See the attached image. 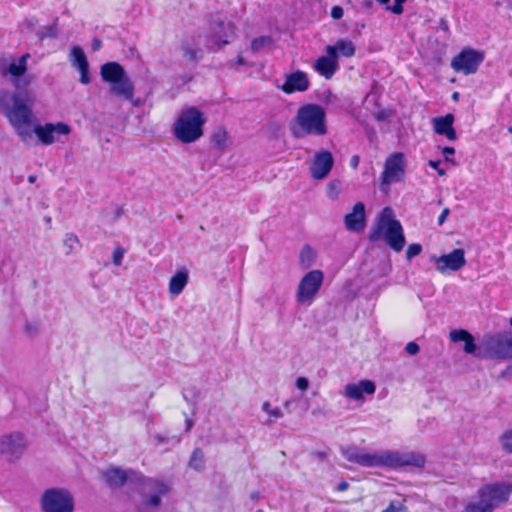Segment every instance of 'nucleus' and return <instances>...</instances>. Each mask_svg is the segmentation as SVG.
I'll list each match as a JSON object with an SVG mask.
<instances>
[{"mask_svg": "<svg viewBox=\"0 0 512 512\" xmlns=\"http://www.w3.org/2000/svg\"><path fill=\"white\" fill-rule=\"evenodd\" d=\"M341 453L349 462L368 468L387 467L396 469L403 466L422 467L425 464V457L416 452L385 450L370 453L356 446H349L342 448Z\"/></svg>", "mask_w": 512, "mask_h": 512, "instance_id": "obj_1", "label": "nucleus"}, {"mask_svg": "<svg viewBox=\"0 0 512 512\" xmlns=\"http://www.w3.org/2000/svg\"><path fill=\"white\" fill-rule=\"evenodd\" d=\"M12 105L6 111V117L23 142L32 138L30 126L34 120L33 107L36 102L35 91L13 93Z\"/></svg>", "mask_w": 512, "mask_h": 512, "instance_id": "obj_2", "label": "nucleus"}, {"mask_svg": "<svg viewBox=\"0 0 512 512\" xmlns=\"http://www.w3.org/2000/svg\"><path fill=\"white\" fill-rule=\"evenodd\" d=\"M170 491L169 486L158 479L137 477L135 494L132 496L134 512H158L163 497Z\"/></svg>", "mask_w": 512, "mask_h": 512, "instance_id": "obj_3", "label": "nucleus"}, {"mask_svg": "<svg viewBox=\"0 0 512 512\" xmlns=\"http://www.w3.org/2000/svg\"><path fill=\"white\" fill-rule=\"evenodd\" d=\"M381 239L395 252L402 251L406 243L402 225L395 219L394 211L390 207L382 209L369 234L371 242Z\"/></svg>", "mask_w": 512, "mask_h": 512, "instance_id": "obj_4", "label": "nucleus"}, {"mask_svg": "<svg viewBox=\"0 0 512 512\" xmlns=\"http://www.w3.org/2000/svg\"><path fill=\"white\" fill-rule=\"evenodd\" d=\"M290 129L296 138H303L307 135H325L327 133V126L324 108L317 104L301 106Z\"/></svg>", "mask_w": 512, "mask_h": 512, "instance_id": "obj_5", "label": "nucleus"}, {"mask_svg": "<svg viewBox=\"0 0 512 512\" xmlns=\"http://www.w3.org/2000/svg\"><path fill=\"white\" fill-rule=\"evenodd\" d=\"M511 494L512 483L485 484L478 489L476 499L470 501L462 512H494L497 507L509 500Z\"/></svg>", "mask_w": 512, "mask_h": 512, "instance_id": "obj_6", "label": "nucleus"}, {"mask_svg": "<svg viewBox=\"0 0 512 512\" xmlns=\"http://www.w3.org/2000/svg\"><path fill=\"white\" fill-rule=\"evenodd\" d=\"M205 122L206 118L198 108L186 107L174 124V135L182 143H193L203 135Z\"/></svg>", "mask_w": 512, "mask_h": 512, "instance_id": "obj_7", "label": "nucleus"}, {"mask_svg": "<svg viewBox=\"0 0 512 512\" xmlns=\"http://www.w3.org/2000/svg\"><path fill=\"white\" fill-rule=\"evenodd\" d=\"M100 74L104 82L110 84V92L118 97L133 101L134 84L125 72L124 68L117 62H107L101 66Z\"/></svg>", "mask_w": 512, "mask_h": 512, "instance_id": "obj_8", "label": "nucleus"}, {"mask_svg": "<svg viewBox=\"0 0 512 512\" xmlns=\"http://www.w3.org/2000/svg\"><path fill=\"white\" fill-rule=\"evenodd\" d=\"M477 358L500 361L512 359V333L485 335L482 338Z\"/></svg>", "mask_w": 512, "mask_h": 512, "instance_id": "obj_9", "label": "nucleus"}, {"mask_svg": "<svg viewBox=\"0 0 512 512\" xmlns=\"http://www.w3.org/2000/svg\"><path fill=\"white\" fill-rule=\"evenodd\" d=\"M40 507L43 512H73L74 498L67 489L50 488L42 494Z\"/></svg>", "mask_w": 512, "mask_h": 512, "instance_id": "obj_10", "label": "nucleus"}, {"mask_svg": "<svg viewBox=\"0 0 512 512\" xmlns=\"http://www.w3.org/2000/svg\"><path fill=\"white\" fill-rule=\"evenodd\" d=\"M324 280L321 270H311L306 273L299 282L296 301L299 304L311 305L318 294Z\"/></svg>", "mask_w": 512, "mask_h": 512, "instance_id": "obj_11", "label": "nucleus"}, {"mask_svg": "<svg viewBox=\"0 0 512 512\" xmlns=\"http://www.w3.org/2000/svg\"><path fill=\"white\" fill-rule=\"evenodd\" d=\"M235 34V27L231 22L225 23L219 16L209 23V33L205 37V46L209 50H217L229 43Z\"/></svg>", "mask_w": 512, "mask_h": 512, "instance_id": "obj_12", "label": "nucleus"}, {"mask_svg": "<svg viewBox=\"0 0 512 512\" xmlns=\"http://www.w3.org/2000/svg\"><path fill=\"white\" fill-rule=\"evenodd\" d=\"M405 174V157L403 153L396 152L390 155L384 164L381 174V186H389L391 183L400 182Z\"/></svg>", "mask_w": 512, "mask_h": 512, "instance_id": "obj_13", "label": "nucleus"}, {"mask_svg": "<svg viewBox=\"0 0 512 512\" xmlns=\"http://www.w3.org/2000/svg\"><path fill=\"white\" fill-rule=\"evenodd\" d=\"M483 60L484 56L482 53L470 48H466L452 59L451 67L456 72L469 75L477 71Z\"/></svg>", "mask_w": 512, "mask_h": 512, "instance_id": "obj_14", "label": "nucleus"}, {"mask_svg": "<svg viewBox=\"0 0 512 512\" xmlns=\"http://www.w3.org/2000/svg\"><path fill=\"white\" fill-rule=\"evenodd\" d=\"M26 449L24 435L15 432L0 437V455L8 461L18 460Z\"/></svg>", "mask_w": 512, "mask_h": 512, "instance_id": "obj_15", "label": "nucleus"}, {"mask_svg": "<svg viewBox=\"0 0 512 512\" xmlns=\"http://www.w3.org/2000/svg\"><path fill=\"white\" fill-rule=\"evenodd\" d=\"M33 132L43 145L49 146L56 141V136L70 134L71 127L63 122L46 123L45 125H37Z\"/></svg>", "mask_w": 512, "mask_h": 512, "instance_id": "obj_16", "label": "nucleus"}, {"mask_svg": "<svg viewBox=\"0 0 512 512\" xmlns=\"http://www.w3.org/2000/svg\"><path fill=\"white\" fill-rule=\"evenodd\" d=\"M434 261L436 269L442 274L448 271H459L466 265L465 252L463 249H454L448 254L436 257Z\"/></svg>", "mask_w": 512, "mask_h": 512, "instance_id": "obj_17", "label": "nucleus"}, {"mask_svg": "<svg viewBox=\"0 0 512 512\" xmlns=\"http://www.w3.org/2000/svg\"><path fill=\"white\" fill-rule=\"evenodd\" d=\"M334 165V158L330 151H318L310 166L311 177L315 180H322L328 176Z\"/></svg>", "mask_w": 512, "mask_h": 512, "instance_id": "obj_18", "label": "nucleus"}, {"mask_svg": "<svg viewBox=\"0 0 512 512\" xmlns=\"http://www.w3.org/2000/svg\"><path fill=\"white\" fill-rule=\"evenodd\" d=\"M310 81L305 72L297 70L286 75L285 82L281 85V90L286 94L295 92H305L309 89Z\"/></svg>", "mask_w": 512, "mask_h": 512, "instance_id": "obj_19", "label": "nucleus"}, {"mask_svg": "<svg viewBox=\"0 0 512 512\" xmlns=\"http://www.w3.org/2000/svg\"><path fill=\"white\" fill-rule=\"evenodd\" d=\"M70 62L73 67L80 72V82L89 84L91 79L89 76V63L83 49L79 46H73L69 55Z\"/></svg>", "mask_w": 512, "mask_h": 512, "instance_id": "obj_20", "label": "nucleus"}, {"mask_svg": "<svg viewBox=\"0 0 512 512\" xmlns=\"http://www.w3.org/2000/svg\"><path fill=\"white\" fill-rule=\"evenodd\" d=\"M375 384L370 380H361L358 383L347 384L342 395L351 400H362L364 394L373 395L375 393Z\"/></svg>", "mask_w": 512, "mask_h": 512, "instance_id": "obj_21", "label": "nucleus"}, {"mask_svg": "<svg viewBox=\"0 0 512 512\" xmlns=\"http://www.w3.org/2000/svg\"><path fill=\"white\" fill-rule=\"evenodd\" d=\"M365 221V205L362 202L356 203L352 211L344 217L346 229L353 232L361 231L365 227Z\"/></svg>", "mask_w": 512, "mask_h": 512, "instance_id": "obj_22", "label": "nucleus"}, {"mask_svg": "<svg viewBox=\"0 0 512 512\" xmlns=\"http://www.w3.org/2000/svg\"><path fill=\"white\" fill-rule=\"evenodd\" d=\"M313 68L319 75L329 80L339 70L338 59L333 55L326 54L314 62Z\"/></svg>", "mask_w": 512, "mask_h": 512, "instance_id": "obj_23", "label": "nucleus"}, {"mask_svg": "<svg viewBox=\"0 0 512 512\" xmlns=\"http://www.w3.org/2000/svg\"><path fill=\"white\" fill-rule=\"evenodd\" d=\"M201 43L202 37L200 35L191 36L183 40L181 44L183 57L190 62H198L203 56L202 49L200 48Z\"/></svg>", "mask_w": 512, "mask_h": 512, "instance_id": "obj_24", "label": "nucleus"}, {"mask_svg": "<svg viewBox=\"0 0 512 512\" xmlns=\"http://www.w3.org/2000/svg\"><path fill=\"white\" fill-rule=\"evenodd\" d=\"M432 122L435 133L446 136L450 141L456 139V131L453 128L454 116L452 114L435 117Z\"/></svg>", "mask_w": 512, "mask_h": 512, "instance_id": "obj_25", "label": "nucleus"}, {"mask_svg": "<svg viewBox=\"0 0 512 512\" xmlns=\"http://www.w3.org/2000/svg\"><path fill=\"white\" fill-rule=\"evenodd\" d=\"M355 50V45L348 39H339L334 45H328L325 48L326 54L333 55L337 59L339 56L352 57Z\"/></svg>", "mask_w": 512, "mask_h": 512, "instance_id": "obj_26", "label": "nucleus"}, {"mask_svg": "<svg viewBox=\"0 0 512 512\" xmlns=\"http://www.w3.org/2000/svg\"><path fill=\"white\" fill-rule=\"evenodd\" d=\"M188 279V271L185 268L178 270L170 279L169 292L175 296L179 295L187 285Z\"/></svg>", "mask_w": 512, "mask_h": 512, "instance_id": "obj_27", "label": "nucleus"}, {"mask_svg": "<svg viewBox=\"0 0 512 512\" xmlns=\"http://www.w3.org/2000/svg\"><path fill=\"white\" fill-rule=\"evenodd\" d=\"M30 58L28 53L22 55L16 60H13L3 72L4 75L9 74L13 79H17L25 74L27 70V60Z\"/></svg>", "mask_w": 512, "mask_h": 512, "instance_id": "obj_28", "label": "nucleus"}, {"mask_svg": "<svg viewBox=\"0 0 512 512\" xmlns=\"http://www.w3.org/2000/svg\"><path fill=\"white\" fill-rule=\"evenodd\" d=\"M104 479L110 487L116 488L124 485L128 476L124 470L111 468L104 472Z\"/></svg>", "mask_w": 512, "mask_h": 512, "instance_id": "obj_29", "label": "nucleus"}, {"mask_svg": "<svg viewBox=\"0 0 512 512\" xmlns=\"http://www.w3.org/2000/svg\"><path fill=\"white\" fill-rule=\"evenodd\" d=\"M35 75L33 74H24L21 77H18L17 79H12V83L15 87L14 93H19L23 91H34L33 89H30L29 86L32 82L35 80Z\"/></svg>", "mask_w": 512, "mask_h": 512, "instance_id": "obj_30", "label": "nucleus"}, {"mask_svg": "<svg viewBox=\"0 0 512 512\" xmlns=\"http://www.w3.org/2000/svg\"><path fill=\"white\" fill-rule=\"evenodd\" d=\"M189 466L195 470H203L205 466L204 453L201 449L196 448L189 461Z\"/></svg>", "mask_w": 512, "mask_h": 512, "instance_id": "obj_31", "label": "nucleus"}, {"mask_svg": "<svg viewBox=\"0 0 512 512\" xmlns=\"http://www.w3.org/2000/svg\"><path fill=\"white\" fill-rule=\"evenodd\" d=\"M273 44V38L271 36H260L252 40L251 51L257 53L260 50L270 47Z\"/></svg>", "mask_w": 512, "mask_h": 512, "instance_id": "obj_32", "label": "nucleus"}, {"mask_svg": "<svg viewBox=\"0 0 512 512\" xmlns=\"http://www.w3.org/2000/svg\"><path fill=\"white\" fill-rule=\"evenodd\" d=\"M314 258H315L314 250L310 246L305 245L300 252L301 265L304 268L310 267L314 262Z\"/></svg>", "mask_w": 512, "mask_h": 512, "instance_id": "obj_33", "label": "nucleus"}, {"mask_svg": "<svg viewBox=\"0 0 512 512\" xmlns=\"http://www.w3.org/2000/svg\"><path fill=\"white\" fill-rule=\"evenodd\" d=\"M499 442L506 453L512 454V429L504 431L499 437Z\"/></svg>", "mask_w": 512, "mask_h": 512, "instance_id": "obj_34", "label": "nucleus"}, {"mask_svg": "<svg viewBox=\"0 0 512 512\" xmlns=\"http://www.w3.org/2000/svg\"><path fill=\"white\" fill-rule=\"evenodd\" d=\"M226 138V131L222 128H219L214 132L212 136V141L216 147H218L219 149H223L226 146Z\"/></svg>", "mask_w": 512, "mask_h": 512, "instance_id": "obj_35", "label": "nucleus"}, {"mask_svg": "<svg viewBox=\"0 0 512 512\" xmlns=\"http://www.w3.org/2000/svg\"><path fill=\"white\" fill-rule=\"evenodd\" d=\"M79 243L78 237L73 233H67L64 238V246L67 247L66 254H70L74 251V245Z\"/></svg>", "mask_w": 512, "mask_h": 512, "instance_id": "obj_36", "label": "nucleus"}, {"mask_svg": "<svg viewBox=\"0 0 512 512\" xmlns=\"http://www.w3.org/2000/svg\"><path fill=\"white\" fill-rule=\"evenodd\" d=\"M470 337V333L463 329H455L450 332V339L453 342L465 341Z\"/></svg>", "mask_w": 512, "mask_h": 512, "instance_id": "obj_37", "label": "nucleus"}, {"mask_svg": "<svg viewBox=\"0 0 512 512\" xmlns=\"http://www.w3.org/2000/svg\"><path fill=\"white\" fill-rule=\"evenodd\" d=\"M262 410L269 414L274 419L283 417L282 411L278 407L272 408L268 401L263 403Z\"/></svg>", "mask_w": 512, "mask_h": 512, "instance_id": "obj_38", "label": "nucleus"}, {"mask_svg": "<svg viewBox=\"0 0 512 512\" xmlns=\"http://www.w3.org/2000/svg\"><path fill=\"white\" fill-rule=\"evenodd\" d=\"M464 342V352L467 354H473L475 357H477L479 349H477L474 337L470 334V337H468Z\"/></svg>", "mask_w": 512, "mask_h": 512, "instance_id": "obj_39", "label": "nucleus"}, {"mask_svg": "<svg viewBox=\"0 0 512 512\" xmlns=\"http://www.w3.org/2000/svg\"><path fill=\"white\" fill-rule=\"evenodd\" d=\"M125 253H126V250L123 247H121V246L116 247L114 249L113 255H112L113 264L116 266H120L122 264Z\"/></svg>", "mask_w": 512, "mask_h": 512, "instance_id": "obj_40", "label": "nucleus"}, {"mask_svg": "<svg viewBox=\"0 0 512 512\" xmlns=\"http://www.w3.org/2000/svg\"><path fill=\"white\" fill-rule=\"evenodd\" d=\"M340 192V182L335 180L328 184V196L331 199H336Z\"/></svg>", "mask_w": 512, "mask_h": 512, "instance_id": "obj_41", "label": "nucleus"}, {"mask_svg": "<svg viewBox=\"0 0 512 512\" xmlns=\"http://www.w3.org/2000/svg\"><path fill=\"white\" fill-rule=\"evenodd\" d=\"M407 0H394V4L392 6H386V10L391 11L396 15H401L404 11L403 4Z\"/></svg>", "mask_w": 512, "mask_h": 512, "instance_id": "obj_42", "label": "nucleus"}, {"mask_svg": "<svg viewBox=\"0 0 512 512\" xmlns=\"http://www.w3.org/2000/svg\"><path fill=\"white\" fill-rule=\"evenodd\" d=\"M382 512H407L406 507L399 501L390 502L389 506Z\"/></svg>", "mask_w": 512, "mask_h": 512, "instance_id": "obj_43", "label": "nucleus"}, {"mask_svg": "<svg viewBox=\"0 0 512 512\" xmlns=\"http://www.w3.org/2000/svg\"><path fill=\"white\" fill-rule=\"evenodd\" d=\"M422 251V247L420 244H411L408 246V249L406 251V257L408 260L412 259L413 257L419 255Z\"/></svg>", "mask_w": 512, "mask_h": 512, "instance_id": "obj_44", "label": "nucleus"}, {"mask_svg": "<svg viewBox=\"0 0 512 512\" xmlns=\"http://www.w3.org/2000/svg\"><path fill=\"white\" fill-rule=\"evenodd\" d=\"M296 387L301 391H306L309 387V381L305 377H298L295 382Z\"/></svg>", "mask_w": 512, "mask_h": 512, "instance_id": "obj_45", "label": "nucleus"}, {"mask_svg": "<svg viewBox=\"0 0 512 512\" xmlns=\"http://www.w3.org/2000/svg\"><path fill=\"white\" fill-rule=\"evenodd\" d=\"M420 348L419 345L416 342H409L405 346V351L409 355H416L419 352Z\"/></svg>", "mask_w": 512, "mask_h": 512, "instance_id": "obj_46", "label": "nucleus"}, {"mask_svg": "<svg viewBox=\"0 0 512 512\" xmlns=\"http://www.w3.org/2000/svg\"><path fill=\"white\" fill-rule=\"evenodd\" d=\"M344 10L341 6H333L331 9V17L335 20L341 19L343 17Z\"/></svg>", "mask_w": 512, "mask_h": 512, "instance_id": "obj_47", "label": "nucleus"}, {"mask_svg": "<svg viewBox=\"0 0 512 512\" xmlns=\"http://www.w3.org/2000/svg\"><path fill=\"white\" fill-rule=\"evenodd\" d=\"M440 164H441L440 161H432V160L429 161V166L432 167L433 169L437 170V172L440 176H443V175H445V171L440 168Z\"/></svg>", "mask_w": 512, "mask_h": 512, "instance_id": "obj_48", "label": "nucleus"}, {"mask_svg": "<svg viewBox=\"0 0 512 512\" xmlns=\"http://www.w3.org/2000/svg\"><path fill=\"white\" fill-rule=\"evenodd\" d=\"M449 214H450V209L449 208L443 209V211L441 212L440 216L438 217V224L440 226L443 225V223L446 221V219L449 216Z\"/></svg>", "mask_w": 512, "mask_h": 512, "instance_id": "obj_49", "label": "nucleus"}, {"mask_svg": "<svg viewBox=\"0 0 512 512\" xmlns=\"http://www.w3.org/2000/svg\"><path fill=\"white\" fill-rule=\"evenodd\" d=\"M455 154V149L453 147H445L443 149V155L447 161L451 160V157Z\"/></svg>", "mask_w": 512, "mask_h": 512, "instance_id": "obj_50", "label": "nucleus"}, {"mask_svg": "<svg viewBox=\"0 0 512 512\" xmlns=\"http://www.w3.org/2000/svg\"><path fill=\"white\" fill-rule=\"evenodd\" d=\"M349 488V484L346 481H342L337 486V491L343 492Z\"/></svg>", "mask_w": 512, "mask_h": 512, "instance_id": "obj_51", "label": "nucleus"}, {"mask_svg": "<svg viewBox=\"0 0 512 512\" xmlns=\"http://www.w3.org/2000/svg\"><path fill=\"white\" fill-rule=\"evenodd\" d=\"M358 164H359V156L358 155L352 156V158L350 160L351 167L356 169L358 167Z\"/></svg>", "mask_w": 512, "mask_h": 512, "instance_id": "obj_52", "label": "nucleus"}, {"mask_svg": "<svg viewBox=\"0 0 512 512\" xmlns=\"http://www.w3.org/2000/svg\"><path fill=\"white\" fill-rule=\"evenodd\" d=\"M101 47V41L98 39H95L92 43L93 50H98Z\"/></svg>", "mask_w": 512, "mask_h": 512, "instance_id": "obj_53", "label": "nucleus"}, {"mask_svg": "<svg viewBox=\"0 0 512 512\" xmlns=\"http://www.w3.org/2000/svg\"><path fill=\"white\" fill-rule=\"evenodd\" d=\"M236 63L238 65H244V63H245L244 58L242 56H238L237 60H236Z\"/></svg>", "mask_w": 512, "mask_h": 512, "instance_id": "obj_54", "label": "nucleus"}, {"mask_svg": "<svg viewBox=\"0 0 512 512\" xmlns=\"http://www.w3.org/2000/svg\"><path fill=\"white\" fill-rule=\"evenodd\" d=\"M186 425H187V428H186V429H187V431H188V430H190V429H191V427H192L193 423H192V421H191V420L187 419V420H186Z\"/></svg>", "mask_w": 512, "mask_h": 512, "instance_id": "obj_55", "label": "nucleus"}, {"mask_svg": "<svg viewBox=\"0 0 512 512\" xmlns=\"http://www.w3.org/2000/svg\"><path fill=\"white\" fill-rule=\"evenodd\" d=\"M28 181H29L30 183H34V182L36 181V176H34V175H30V176L28 177Z\"/></svg>", "mask_w": 512, "mask_h": 512, "instance_id": "obj_56", "label": "nucleus"}, {"mask_svg": "<svg viewBox=\"0 0 512 512\" xmlns=\"http://www.w3.org/2000/svg\"><path fill=\"white\" fill-rule=\"evenodd\" d=\"M377 1H378L380 4H382V5H387V4L390 2V0H377Z\"/></svg>", "mask_w": 512, "mask_h": 512, "instance_id": "obj_57", "label": "nucleus"}, {"mask_svg": "<svg viewBox=\"0 0 512 512\" xmlns=\"http://www.w3.org/2000/svg\"><path fill=\"white\" fill-rule=\"evenodd\" d=\"M156 439H157V441H158L159 443H161V442H163V441H164V438H163L162 436H160V435H157V436H156Z\"/></svg>", "mask_w": 512, "mask_h": 512, "instance_id": "obj_58", "label": "nucleus"}, {"mask_svg": "<svg viewBox=\"0 0 512 512\" xmlns=\"http://www.w3.org/2000/svg\"><path fill=\"white\" fill-rule=\"evenodd\" d=\"M458 97H459L458 92H455V93L452 95V98H453L454 100H457V99H458Z\"/></svg>", "mask_w": 512, "mask_h": 512, "instance_id": "obj_59", "label": "nucleus"}, {"mask_svg": "<svg viewBox=\"0 0 512 512\" xmlns=\"http://www.w3.org/2000/svg\"><path fill=\"white\" fill-rule=\"evenodd\" d=\"M291 402H292L291 400L286 401V402L284 403V406H285L286 408H288V407H289V405L291 404Z\"/></svg>", "mask_w": 512, "mask_h": 512, "instance_id": "obj_60", "label": "nucleus"}, {"mask_svg": "<svg viewBox=\"0 0 512 512\" xmlns=\"http://www.w3.org/2000/svg\"><path fill=\"white\" fill-rule=\"evenodd\" d=\"M45 222L47 224H50L51 223V218L48 216V217H45Z\"/></svg>", "mask_w": 512, "mask_h": 512, "instance_id": "obj_61", "label": "nucleus"}, {"mask_svg": "<svg viewBox=\"0 0 512 512\" xmlns=\"http://www.w3.org/2000/svg\"><path fill=\"white\" fill-rule=\"evenodd\" d=\"M174 441H175L176 443H179V442H180V438H174Z\"/></svg>", "mask_w": 512, "mask_h": 512, "instance_id": "obj_62", "label": "nucleus"}, {"mask_svg": "<svg viewBox=\"0 0 512 512\" xmlns=\"http://www.w3.org/2000/svg\"><path fill=\"white\" fill-rule=\"evenodd\" d=\"M509 324L512 326V317L509 320Z\"/></svg>", "mask_w": 512, "mask_h": 512, "instance_id": "obj_63", "label": "nucleus"}, {"mask_svg": "<svg viewBox=\"0 0 512 512\" xmlns=\"http://www.w3.org/2000/svg\"><path fill=\"white\" fill-rule=\"evenodd\" d=\"M52 35H53L52 31H49L48 36H52Z\"/></svg>", "mask_w": 512, "mask_h": 512, "instance_id": "obj_64", "label": "nucleus"}]
</instances>
